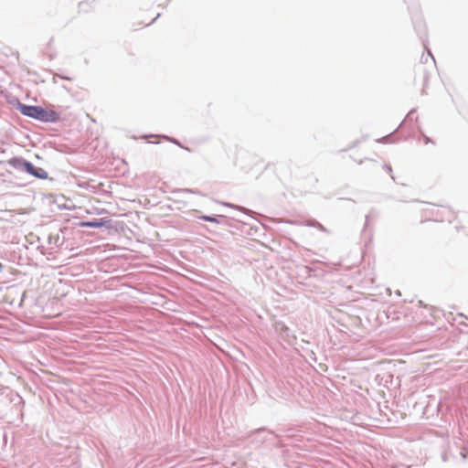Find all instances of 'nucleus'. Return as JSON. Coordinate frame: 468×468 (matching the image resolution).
Segmentation results:
<instances>
[{
	"label": "nucleus",
	"mask_w": 468,
	"mask_h": 468,
	"mask_svg": "<svg viewBox=\"0 0 468 468\" xmlns=\"http://www.w3.org/2000/svg\"><path fill=\"white\" fill-rule=\"evenodd\" d=\"M17 109L23 115L42 122H57L59 119V114L57 112L44 109L40 106H30L19 103Z\"/></svg>",
	"instance_id": "obj_1"
},
{
	"label": "nucleus",
	"mask_w": 468,
	"mask_h": 468,
	"mask_svg": "<svg viewBox=\"0 0 468 468\" xmlns=\"http://www.w3.org/2000/svg\"><path fill=\"white\" fill-rule=\"evenodd\" d=\"M23 167L26 169L27 172L29 174L38 177V178H46L47 177V172L42 168H36L31 163L27 161L22 162Z\"/></svg>",
	"instance_id": "obj_2"
},
{
	"label": "nucleus",
	"mask_w": 468,
	"mask_h": 468,
	"mask_svg": "<svg viewBox=\"0 0 468 468\" xmlns=\"http://www.w3.org/2000/svg\"><path fill=\"white\" fill-rule=\"evenodd\" d=\"M104 225L102 221H87V222H80V227H90V228H101Z\"/></svg>",
	"instance_id": "obj_3"
},
{
	"label": "nucleus",
	"mask_w": 468,
	"mask_h": 468,
	"mask_svg": "<svg viewBox=\"0 0 468 468\" xmlns=\"http://www.w3.org/2000/svg\"><path fill=\"white\" fill-rule=\"evenodd\" d=\"M203 220L205 221H208V222H214L216 221V218H212V217H208V216H204L201 218Z\"/></svg>",
	"instance_id": "obj_4"
},
{
	"label": "nucleus",
	"mask_w": 468,
	"mask_h": 468,
	"mask_svg": "<svg viewBox=\"0 0 468 468\" xmlns=\"http://www.w3.org/2000/svg\"><path fill=\"white\" fill-rule=\"evenodd\" d=\"M312 226H314V227L318 228L319 229H321V230H323V231H324V230H325V229L324 228V226H323V225H321V224H320V223H318V222H314V223H313V224H312Z\"/></svg>",
	"instance_id": "obj_5"
}]
</instances>
